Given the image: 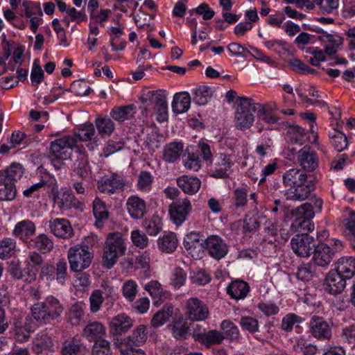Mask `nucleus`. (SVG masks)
Wrapping results in <instances>:
<instances>
[{
	"mask_svg": "<svg viewBox=\"0 0 355 355\" xmlns=\"http://www.w3.org/2000/svg\"><path fill=\"white\" fill-rule=\"evenodd\" d=\"M282 183L284 187L293 189L291 196L289 197L293 200L303 201L307 199L315 187V181L308 180L305 171L295 167L283 173Z\"/></svg>",
	"mask_w": 355,
	"mask_h": 355,
	"instance_id": "obj_1",
	"label": "nucleus"
},
{
	"mask_svg": "<svg viewBox=\"0 0 355 355\" xmlns=\"http://www.w3.org/2000/svg\"><path fill=\"white\" fill-rule=\"evenodd\" d=\"M63 306L53 296H48L44 301L35 303L31 307L33 318L40 324H49L60 316Z\"/></svg>",
	"mask_w": 355,
	"mask_h": 355,
	"instance_id": "obj_2",
	"label": "nucleus"
},
{
	"mask_svg": "<svg viewBox=\"0 0 355 355\" xmlns=\"http://www.w3.org/2000/svg\"><path fill=\"white\" fill-rule=\"evenodd\" d=\"M262 109V104L255 103L251 98L239 97L234 112L235 127L241 131L252 127L254 122V113L257 109Z\"/></svg>",
	"mask_w": 355,
	"mask_h": 355,
	"instance_id": "obj_3",
	"label": "nucleus"
},
{
	"mask_svg": "<svg viewBox=\"0 0 355 355\" xmlns=\"http://www.w3.org/2000/svg\"><path fill=\"white\" fill-rule=\"evenodd\" d=\"M125 246L121 234L119 232L110 233L103 248V265L110 269L117 261L119 254H124Z\"/></svg>",
	"mask_w": 355,
	"mask_h": 355,
	"instance_id": "obj_4",
	"label": "nucleus"
},
{
	"mask_svg": "<svg viewBox=\"0 0 355 355\" xmlns=\"http://www.w3.org/2000/svg\"><path fill=\"white\" fill-rule=\"evenodd\" d=\"M292 216L295 217L291 227L296 232L306 231L311 232L314 225L311 219L314 217L315 213L310 203H304L291 211Z\"/></svg>",
	"mask_w": 355,
	"mask_h": 355,
	"instance_id": "obj_5",
	"label": "nucleus"
},
{
	"mask_svg": "<svg viewBox=\"0 0 355 355\" xmlns=\"http://www.w3.org/2000/svg\"><path fill=\"white\" fill-rule=\"evenodd\" d=\"M67 258L71 270L81 272L90 266L93 254L87 245L74 246L69 249Z\"/></svg>",
	"mask_w": 355,
	"mask_h": 355,
	"instance_id": "obj_6",
	"label": "nucleus"
},
{
	"mask_svg": "<svg viewBox=\"0 0 355 355\" xmlns=\"http://www.w3.org/2000/svg\"><path fill=\"white\" fill-rule=\"evenodd\" d=\"M10 324L14 337L21 343L28 340L31 332L34 331V323L28 315L15 316Z\"/></svg>",
	"mask_w": 355,
	"mask_h": 355,
	"instance_id": "obj_7",
	"label": "nucleus"
},
{
	"mask_svg": "<svg viewBox=\"0 0 355 355\" xmlns=\"http://www.w3.org/2000/svg\"><path fill=\"white\" fill-rule=\"evenodd\" d=\"M75 137L65 136L51 143V153L53 159L65 160L70 157L73 148L76 146Z\"/></svg>",
	"mask_w": 355,
	"mask_h": 355,
	"instance_id": "obj_8",
	"label": "nucleus"
},
{
	"mask_svg": "<svg viewBox=\"0 0 355 355\" xmlns=\"http://www.w3.org/2000/svg\"><path fill=\"white\" fill-rule=\"evenodd\" d=\"M209 314L207 304L198 297H191L185 303V315L193 322L205 320Z\"/></svg>",
	"mask_w": 355,
	"mask_h": 355,
	"instance_id": "obj_9",
	"label": "nucleus"
},
{
	"mask_svg": "<svg viewBox=\"0 0 355 355\" xmlns=\"http://www.w3.org/2000/svg\"><path fill=\"white\" fill-rule=\"evenodd\" d=\"M308 328L311 335L318 340H329L332 336L331 327L322 317L311 316Z\"/></svg>",
	"mask_w": 355,
	"mask_h": 355,
	"instance_id": "obj_10",
	"label": "nucleus"
},
{
	"mask_svg": "<svg viewBox=\"0 0 355 355\" xmlns=\"http://www.w3.org/2000/svg\"><path fill=\"white\" fill-rule=\"evenodd\" d=\"M191 209L192 205L189 199H179L169 205L170 218L177 226H180L187 219Z\"/></svg>",
	"mask_w": 355,
	"mask_h": 355,
	"instance_id": "obj_11",
	"label": "nucleus"
},
{
	"mask_svg": "<svg viewBox=\"0 0 355 355\" xmlns=\"http://www.w3.org/2000/svg\"><path fill=\"white\" fill-rule=\"evenodd\" d=\"M291 247L297 256L309 257L315 247L314 238L307 233L298 234L292 238Z\"/></svg>",
	"mask_w": 355,
	"mask_h": 355,
	"instance_id": "obj_12",
	"label": "nucleus"
},
{
	"mask_svg": "<svg viewBox=\"0 0 355 355\" xmlns=\"http://www.w3.org/2000/svg\"><path fill=\"white\" fill-rule=\"evenodd\" d=\"M234 162L232 156L227 153H218L215 156L213 162L211 177L215 178H227L232 172Z\"/></svg>",
	"mask_w": 355,
	"mask_h": 355,
	"instance_id": "obj_13",
	"label": "nucleus"
},
{
	"mask_svg": "<svg viewBox=\"0 0 355 355\" xmlns=\"http://www.w3.org/2000/svg\"><path fill=\"white\" fill-rule=\"evenodd\" d=\"M297 160L304 171L313 172L319 165L317 153L309 145L303 146L297 153Z\"/></svg>",
	"mask_w": 355,
	"mask_h": 355,
	"instance_id": "obj_14",
	"label": "nucleus"
},
{
	"mask_svg": "<svg viewBox=\"0 0 355 355\" xmlns=\"http://www.w3.org/2000/svg\"><path fill=\"white\" fill-rule=\"evenodd\" d=\"M204 243V249L207 251L211 257L216 260L221 259L228 252L227 244L219 236L211 235L205 239Z\"/></svg>",
	"mask_w": 355,
	"mask_h": 355,
	"instance_id": "obj_15",
	"label": "nucleus"
},
{
	"mask_svg": "<svg viewBox=\"0 0 355 355\" xmlns=\"http://www.w3.org/2000/svg\"><path fill=\"white\" fill-rule=\"evenodd\" d=\"M334 257L331 247L325 243H319L313 252L312 261L318 266L327 268Z\"/></svg>",
	"mask_w": 355,
	"mask_h": 355,
	"instance_id": "obj_16",
	"label": "nucleus"
},
{
	"mask_svg": "<svg viewBox=\"0 0 355 355\" xmlns=\"http://www.w3.org/2000/svg\"><path fill=\"white\" fill-rule=\"evenodd\" d=\"M192 336L196 341L207 346L220 344L225 338L217 330L206 331L205 329L194 330Z\"/></svg>",
	"mask_w": 355,
	"mask_h": 355,
	"instance_id": "obj_17",
	"label": "nucleus"
},
{
	"mask_svg": "<svg viewBox=\"0 0 355 355\" xmlns=\"http://www.w3.org/2000/svg\"><path fill=\"white\" fill-rule=\"evenodd\" d=\"M49 226L51 232L55 236L67 239L73 234V230L69 220L64 218H55L50 220Z\"/></svg>",
	"mask_w": 355,
	"mask_h": 355,
	"instance_id": "obj_18",
	"label": "nucleus"
},
{
	"mask_svg": "<svg viewBox=\"0 0 355 355\" xmlns=\"http://www.w3.org/2000/svg\"><path fill=\"white\" fill-rule=\"evenodd\" d=\"M204 241L202 236L199 232H191L185 236L183 245L192 257L198 256L199 252L204 250Z\"/></svg>",
	"mask_w": 355,
	"mask_h": 355,
	"instance_id": "obj_19",
	"label": "nucleus"
},
{
	"mask_svg": "<svg viewBox=\"0 0 355 355\" xmlns=\"http://www.w3.org/2000/svg\"><path fill=\"white\" fill-rule=\"evenodd\" d=\"M106 334L105 326L100 322L92 321L87 323L84 327L82 336L89 342H97L100 340H105L104 338Z\"/></svg>",
	"mask_w": 355,
	"mask_h": 355,
	"instance_id": "obj_20",
	"label": "nucleus"
},
{
	"mask_svg": "<svg viewBox=\"0 0 355 355\" xmlns=\"http://www.w3.org/2000/svg\"><path fill=\"white\" fill-rule=\"evenodd\" d=\"M132 326V318L125 313H120L110 320V333L113 336H119L127 332Z\"/></svg>",
	"mask_w": 355,
	"mask_h": 355,
	"instance_id": "obj_21",
	"label": "nucleus"
},
{
	"mask_svg": "<svg viewBox=\"0 0 355 355\" xmlns=\"http://www.w3.org/2000/svg\"><path fill=\"white\" fill-rule=\"evenodd\" d=\"M346 279L336 270H331L325 279V290L333 295L340 293L345 287Z\"/></svg>",
	"mask_w": 355,
	"mask_h": 355,
	"instance_id": "obj_22",
	"label": "nucleus"
},
{
	"mask_svg": "<svg viewBox=\"0 0 355 355\" xmlns=\"http://www.w3.org/2000/svg\"><path fill=\"white\" fill-rule=\"evenodd\" d=\"M177 185L187 195L196 193L201 186L200 180L196 176L182 175L176 180Z\"/></svg>",
	"mask_w": 355,
	"mask_h": 355,
	"instance_id": "obj_23",
	"label": "nucleus"
},
{
	"mask_svg": "<svg viewBox=\"0 0 355 355\" xmlns=\"http://www.w3.org/2000/svg\"><path fill=\"white\" fill-rule=\"evenodd\" d=\"M249 292L250 286L243 280L232 281L227 287V293L231 298L236 300L245 298Z\"/></svg>",
	"mask_w": 355,
	"mask_h": 355,
	"instance_id": "obj_24",
	"label": "nucleus"
},
{
	"mask_svg": "<svg viewBox=\"0 0 355 355\" xmlns=\"http://www.w3.org/2000/svg\"><path fill=\"white\" fill-rule=\"evenodd\" d=\"M335 270L347 279L352 278L355 275V257H343L338 259Z\"/></svg>",
	"mask_w": 355,
	"mask_h": 355,
	"instance_id": "obj_25",
	"label": "nucleus"
},
{
	"mask_svg": "<svg viewBox=\"0 0 355 355\" xmlns=\"http://www.w3.org/2000/svg\"><path fill=\"white\" fill-rule=\"evenodd\" d=\"M191 96L187 92L176 93L172 102V110L176 114L187 112L190 108Z\"/></svg>",
	"mask_w": 355,
	"mask_h": 355,
	"instance_id": "obj_26",
	"label": "nucleus"
},
{
	"mask_svg": "<svg viewBox=\"0 0 355 355\" xmlns=\"http://www.w3.org/2000/svg\"><path fill=\"white\" fill-rule=\"evenodd\" d=\"M178 240L174 232H164L158 239V248L164 253H173L177 248Z\"/></svg>",
	"mask_w": 355,
	"mask_h": 355,
	"instance_id": "obj_27",
	"label": "nucleus"
},
{
	"mask_svg": "<svg viewBox=\"0 0 355 355\" xmlns=\"http://www.w3.org/2000/svg\"><path fill=\"white\" fill-rule=\"evenodd\" d=\"M149 263L150 257L146 252L138 256L135 261V275L141 279L148 278L150 276Z\"/></svg>",
	"mask_w": 355,
	"mask_h": 355,
	"instance_id": "obj_28",
	"label": "nucleus"
},
{
	"mask_svg": "<svg viewBox=\"0 0 355 355\" xmlns=\"http://www.w3.org/2000/svg\"><path fill=\"white\" fill-rule=\"evenodd\" d=\"M158 93H164L162 90L152 91L144 89L139 96V101L141 103L142 114L147 116L151 113L150 107L156 102V97Z\"/></svg>",
	"mask_w": 355,
	"mask_h": 355,
	"instance_id": "obj_29",
	"label": "nucleus"
},
{
	"mask_svg": "<svg viewBox=\"0 0 355 355\" xmlns=\"http://www.w3.org/2000/svg\"><path fill=\"white\" fill-rule=\"evenodd\" d=\"M16 193L14 182H10L5 173L0 171V200H12Z\"/></svg>",
	"mask_w": 355,
	"mask_h": 355,
	"instance_id": "obj_30",
	"label": "nucleus"
},
{
	"mask_svg": "<svg viewBox=\"0 0 355 355\" xmlns=\"http://www.w3.org/2000/svg\"><path fill=\"white\" fill-rule=\"evenodd\" d=\"M184 149L182 142H171L167 144L163 152V159L168 163H174L180 159Z\"/></svg>",
	"mask_w": 355,
	"mask_h": 355,
	"instance_id": "obj_31",
	"label": "nucleus"
},
{
	"mask_svg": "<svg viewBox=\"0 0 355 355\" xmlns=\"http://www.w3.org/2000/svg\"><path fill=\"white\" fill-rule=\"evenodd\" d=\"M156 97V102L154 104L153 110L158 122L162 123L168 120V105L166 96L164 93H158Z\"/></svg>",
	"mask_w": 355,
	"mask_h": 355,
	"instance_id": "obj_32",
	"label": "nucleus"
},
{
	"mask_svg": "<svg viewBox=\"0 0 355 355\" xmlns=\"http://www.w3.org/2000/svg\"><path fill=\"white\" fill-rule=\"evenodd\" d=\"M173 336L177 340H185L189 336V326L183 316L174 320L170 325Z\"/></svg>",
	"mask_w": 355,
	"mask_h": 355,
	"instance_id": "obj_33",
	"label": "nucleus"
},
{
	"mask_svg": "<svg viewBox=\"0 0 355 355\" xmlns=\"http://www.w3.org/2000/svg\"><path fill=\"white\" fill-rule=\"evenodd\" d=\"M36 227L32 221L24 220L17 223L13 230V234L19 239L26 241L35 234Z\"/></svg>",
	"mask_w": 355,
	"mask_h": 355,
	"instance_id": "obj_34",
	"label": "nucleus"
},
{
	"mask_svg": "<svg viewBox=\"0 0 355 355\" xmlns=\"http://www.w3.org/2000/svg\"><path fill=\"white\" fill-rule=\"evenodd\" d=\"M53 347L51 337L45 331L39 332L33 340V350L40 354L43 351H49Z\"/></svg>",
	"mask_w": 355,
	"mask_h": 355,
	"instance_id": "obj_35",
	"label": "nucleus"
},
{
	"mask_svg": "<svg viewBox=\"0 0 355 355\" xmlns=\"http://www.w3.org/2000/svg\"><path fill=\"white\" fill-rule=\"evenodd\" d=\"M28 266L31 269L26 272V277L25 282L31 283L36 279V272L37 270V267H40L42 265L44 259L37 252H31L28 255Z\"/></svg>",
	"mask_w": 355,
	"mask_h": 355,
	"instance_id": "obj_36",
	"label": "nucleus"
},
{
	"mask_svg": "<svg viewBox=\"0 0 355 355\" xmlns=\"http://www.w3.org/2000/svg\"><path fill=\"white\" fill-rule=\"evenodd\" d=\"M174 306L171 304H166L162 309L158 311L151 320V324L154 327L162 326L169 321L173 314Z\"/></svg>",
	"mask_w": 355,
	"mask_h": 355,
	"instance_id": "obj_37",
	"label": "nucleus"
},
{
	"mask_svg": "<svg viewBox=\"0 0 355 355\" xmlns=\"http://www.w3.org/2000/svg\"><path fill=\"white\" fill-rule=\"evenodd\" d=\"M93 213L96 218L95 225L98 227H103V223L107 220L109 212L104 202L96 198L93 202Z\"/></svg>",
	"mask_w": 355,
	"mask_h": 355,
	"instance_id": "obj_38",
	"label": "nucleus"
},
{
	"mask_svg": "<svg viewBox=\"0 0 355 355\" xmlns=\"http://www.w3.org/2000/svg\"><path fill=\"white\" fill-rule=\"evenodd\" d=\"M86 305L83 302H78L74 303L68 312L69 322L73 326H78L85 316V309Z\"/></svg>",
	"mask_w": 355,
	"mask_h": 355,
	"instance_id": "obj_39",
	"label": "nucleus"
},
{
	"mask_svg": "<svg viewBox=\"0 0 355 355\" xmlns=\"http://www.w3.org/2000/svg\"><path fill=\"white\" fill-rule=\"evenodd\" d=\"M266 221V217L261 213L256 212L250 215H247L243 222V228L245 232H252L255 230Z\"/></svg>",
	"mask_w": 355,
	"mask_h": 355,
	"instance_id": "obj_40",
	"label": "nucleus"
},
{
	"mask_svg": "<svg viewBox=\"0 0 355 355\" xmlns=\"http://www.w3.org/2000/svg\"><path fill=\"white\" fill-rule=\"evenodd\" d=\"M110 114L114 120L120 123L124 122L133 116V105L114 107Z\"/></svg>",
	"mask_w": 355,
	"mask_h": 355,
	"instance_id": "obj_41",
	"label": "nucleus"
},
{
	"mask_svg": "<svg viewBox=\"0 0 355 355\" xmlns=\"http://www.w3.org/2000/svg\"><path fill=\"white\" fill-rule=\"evenodd\" d=\"M162 220L157 214H154L149 219H145L142 223L144 230L150 236L157 235L162 230Z\"/></svg>",
	"mask_w": 355,
	"mask_h": 355,
	"instance_id": "obj_42",
	"label": "nucleus"
},
{
	"mask_svg": "<svg viewBox=\"0 0 355 355\" xmlns=\"http://www.w3.org/2000/svg\"><path fill=\"white\" fill-rule=\"evenodd\" d=\"M122 186L123 184L120 180H117L116 176L114 175L98 182V188L103 193H113Z\"/></svg>",
	"mask_w": 355,
	"mask_h": 355,
	"instance_id": "obj_43",
	"label": "nucleus"
},
{
	"mask_svg": "<svg viewBox=\"0 0 355 355\" xmlns=\"http://www.w3.org/2000/svg\"><path fill=\"white\" fill-rule=\"evenodd\" d=\"M303 322V318L295 313H289L282 318L281 322V329L285 332H291L295 327H300V324Z\"/></svg>",
	"mask_w": 355,
	"mask_h": 355,
	"instance_id": "obj_44",
	"label": "nucleus"
},
{
	"mask_svg": "<svg viewBox=\"0 0 355 355\" xmlns=\"http://www.w3.org/2000/svg\"><path fill=\"white\" fill-rule=\"evenodd\" d=\"M329 136L331 145L337 151L341 152L347 148V139L342 132L334 129Z\"/></svg>",
	"mask_w": 355,
	"mask_h": 355,
	"instance_id": "obj_45",
	"label": "nucleus"
},
{
	"mask_svg": "<svg viewBox=\"0 0 355 355\" xmlns=\"http://www.w3.org/2000/svg\"><path fill=\"white\" fill-rule=\"evenodd\" d=\"M220 329L227 339L230 341H237L240 337V332L238 327L230 320H225L220 324Z\"/></svg>",
	"mask_w": 355,
	"mask_h": 355,
	"instance_id": "obj_46",
	"label": "nucleus"
},
{
	"mask_svg": "<svg viewBox=\"0 0 355 355\" xmlns=\"http://www.w3.org/2000/svg\"><path fill=\"white\" fill-rule=\"evenodd\" d=\"M187 274L180 267H175L171 272L170 284L175 289L182 287L187 281Z\"/></svg>",
	"mask_w": 355,
	"mask_h": 355,
	"instance_id": "obj_47",
	"label": "nucleus"
},
{
	"mask_svg": "<svg viewBox=\"0 0 355 355\" xmlns=\"http://www.w3.org/2000/svg\"><path fill=\"white\" fill-rule=\"evenodd\" d=\"M95 124L101 135H110L115 128L114 122L107 117H98Z\"/></svg>",
	"mask_w": 355,
	"mask_h": 355,
	"instance_id": "obj_48",
	"label": "nucleus"
},
{
	"mask_svg": "<svg viewBox=\"0 0 355 355\" xmlns=\"http://www.w3.org/2000/svg\"><path fill=\"white\" fill-rule=\"evenodd\" d=\"M153 17L144 12L141 9L135 17V24L139 29H143L147 32L154 30V26L151 21Z\"/></svg>",
	"mask_w": 355,
	"mask_h": 355,
	"instance_id": "obj_49",
	"label": "nucleus"
},
{
	"mask_svg": "<svg viewBox=\"0 0 355 355\" xmlns=\"http://www.w3.org/2000/svg\"><path fill=\"white\" fill-rule=\"evenodd\" d=\"M83 343L80 339L72 338L64 343L62 349V355H78L80 352Z\"/></svg>",
	"mask_w": 355,
	"mask_h": 355,
	"instance_id": "obj_50",
	"label": "nucleus"
},
{
	"mask_svg": "<svg viewBox=\"0 0 355 355\" xmlns=\"http://www.w3.org/2000/svg\"><path fill=\"white\" fill-rule=\"evenodd\" d=\"M32 241L35 248L43 253L49 252L53 248V241L44 234L36 236Z\"/></svg>",
	"mask_w": 355,
	"mask_h": 355,
	"instance_id": "obj_51",
	"label": "nucleus"
},
{
	"mask_svg": "<svg viewBox=\"0 0 355 355\" xmlns=\"http://www.w3.org/2000/svg\"><path fill=\"white\" fill-rule=\"evenodd\" d=\"M96 132L94 125L92 123H86L79 129L78 132L71 137H75L76 140L87 141L91 140Z\"/></svg>",
	"mask_w": 355,
	"mask_h": 355,
	"instance_id": "obj_52",
	"label": "nucleus"
},
{
	"mask_svg": "<svg viewBox=\"0 0 355 355\" xmlns=\"http://www.w3.org/2000/svg\"><path fill=\"white\" fill-rule=\"evenodd\" d=\"M88 163V157L85 154H79L78 159L74 162V171L83 178L89 175Z\"/></svg>",
	"mask_w": 355,
	"mask_h": 355,
	"instance_id": "obj_53",
	"label": "nucleus"
},
{
	"mask_svg": "<svg viewBox=\"0 0 355 355\" xmlns=\"http://www.w3.org/2000/svg\"><path fill=\"white\" fill-rule=\"evenodd\" d=\"M153 176L148 171H141L138 176L137 189L142 192H148L152 188Z\"/></svg>",
	"mask_w": 355,
	"mask_h": 355,
	"instance_id": "obj_54",
	"label": "nucleus"
},
{
	"mask_svg": "<svg viewBox=\"0 0 355 355\" xmlns=\"http://www.w3.org/2000/svg\"><path fill=\"white\" fill-rule=\"evenodd\" d=\"M193 99L198 105H205L208 98L211 96V88L207 86H200L194 90Z\"/></svg>",
	"mask_w": 355,
	"mask_h": 355,
	"instance_id": "obj_55",
	"label": "nucleus"
},
{
	"mask_svg": "<svg viewBox=\"0 0 355 355\" xmlns=\"http://www.w3.org/2000/svg\"><path fill=\"white\" fill-rule=\"evenodd\" d=\"M92 355H112L110 343L107 340H100L94 343Z\"/></svg>",
	"mask_w": 355,
	"mask_h": 355,
	"instance_id": "obj_56",
	"label": "nucleus"
},
{
	"mask_svg": "<svg viewBox=\"0 0 355 355\" xmlns=\"http://www.w3.org/2000/svg\"><path fill=\"white\" fill-rule=\"evenodd\" d=\"M239 324L244 331H248L251 334H254L259 331V324L258 320L251 316L241 317Z\"/></svg>",
	"mask_w": 355,
	"mask_h": 355,
	"instance_id": "obj_57",
	"label": "nucleus"
},
{
	"mask_svg": "<svg viewBox=\"0 0 355 355\" xmlns=\"http://www.w3.org/2000/svg\"><path fill=\"white\" fill-rule=\"evenodd\" d=\"M233 205L236 208L245 207L248 202V189L237 188L233 191Z\"/></svg>",
	"mask_w": 355,
	"mask_h": 355,
	"instance_id": "obj_58",
	"label": "nucleus"
},
{
	"mask_svg": "<svg viewBox=\"0 0 355 355\" xmlns=\"http://www.w3.org/2000/svg\"><path fill=\"white\" fill-rule=\"evenodd\" d=\"M5 176L12 182L19 180L24 174L23 166L17 163L12 164L4 172Z\"/></svg>",
	"mask_w": 355,
	"mask_h": 355,
	"instance_id": "obj_59",
	"label": "nucleus"
},
{
	"mask_svg": "<svg viewBox=\"0 0 355 355\" xmlns=\"http://www.w3.org/2000/svg\"><path fill=\"white\" fill-rule=\"evenodd\" d=\"M304 135V129L298 125L291 126L287 132V136L293 144H302Z\"/></svg>",
	"mask_w": 355,
	"mask_h": 355,
	"instance_id": "obj_60",
	"label": "nucleus"
},
{
	"mask_svg": "<svg viewBox=\"0 0 355 355\" xmlns=\"http://www.w3.org/2000/svg\"><path fill=\"white\" fill-rule=\"evenodd\" d=\"M24 14L27 17H31L36 14L42 16L43 15L40 3L31 1L24 0L22 3Z\"/></svg>",
	"mask_w": 355,
	"mask_h": 355,
	"instance_id": "obj_61",
	"label": "nucleus"
},
{
	"mask_svg": "<svg viewBox=\"0 0 355 355\" xmlns=\"http://www.w3.org/2000/svg\"><path fill=\"white\" fill-rule=\"evenodd\" d=\"M67 276V263L64 259H60L55 267V277L58 283L63 284Z\"/></svg>",
	"mask_w": 355,
	"mask_h": 355,
	"instance_id": "obj_62",
	"label": "nucleus"
},
{
	"mask_svg": "<svg viewBox=\"0 0 355 355\" xmlns=\"http://www.w3.org/2000/svg\"><path fill=\"white\" fill-rule=\"evenodd\" d=\"M15 248V242L10 238H6L0 241V258L5 259L11 256L12 252Z\"/></svg>",
	"mask_w": 355,
	"mask_h": 355,
	"instance_id": "obj_63",
	"label": "nucleus"
},
{
	"mask_svg": "<svg viewBox=\"0 0 355 355\" xmlns=\"http://www.w3.org/2000/svg\"><path fill=\"white\" fill-rule=\"evenodd\" d=\"M264 45L267 49L278 54H285L288 51L286 49L287 43L283 40H268L265 42Z\"/></svg>",
	"mask_w": 355,
	"mask_h": 355,
	"instance_id": "obj_64",
	"label": "nucleus"
}]
</instances>
